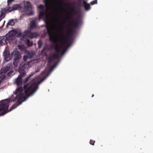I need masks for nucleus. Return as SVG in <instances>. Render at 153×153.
Returning <instances> with one entry per match:
<instances>
[{
  "label": "nucleus",
  "mask_w": 153,
  "mask_h": 153,
  "mask_svg": "<svg viewBox=\"0 0 153 153\" xmlns=\"http://www.w3.org/2000/svg\"><path fill=\"white\" fill-rule=\"evenodd\" d=\"M97 0H94V1L91 2H90V4L91 5H93L94 4H97Z\"/></svg>",
  "instance_id": "obj_20"
},
{
  "label": "nucleus",
  "mask_w": 153,
  "mask_h": 153,
  "mask_svg": "<svg viewBox=\"0 0 153 153\" xmlns=\"http://www.w3.org/2000/svg\"><path fill=\"white\" fill-rule=\"evenodd\" d=\"M19 71H20H20H21V70H20V69Z\"/></svg>",
  "instance_id": "obj_27"
},
{
  "label": "nucleus",
  "mask_w": 153,
  "mask_h": 153,
  "mask_svg": "<svg viewBox=\"0 0 153 153\" xmlns=\"http://www.w3.org/2000/svg\"><path fill=\"white\" fill-rule=\"evenodd\" d=\"M13 72V71H11L9 72L7 74L8 76H11Z\"/></svg>",
  "instance_id": "obj_22"
},
{
  "label": "nucleus",
  "mask_w": 153,
  "mask_h": 153,
  "mask_svg": "<svg viewBox=\"0 0 153 153\" xmlns=\"http://www.w3.org/2000/svg\"><path fill=\"white\" fill-rule=\"evenodd\" d=\"M69 30H72V29H68Z\"/></svg>",
  "instance_id": "obj_31"
},
{
  "label": "nucleus",
  "mask_w": 153,
  "mask_h": 153,
  "mask_svg": "<svg viewBox=\"0 0 153 153\" xmlns=\"http://www.w3.org/2000/svg\"><path fill=\"white\" fill-rule=\"evenodd\" d=\"M84 5L86 10H88L90 9L89 4L87 3L86 2H84Z\"/></svg>",
  "instance_id": "obj_17"
},
{
  "label": "nucleus",
  "mask_w": 153,
  "mask_h": 153,
  "mask_svg": "<svg viewBox=\"0 0 153 153\" xmlns=\"http://www.w3.org/2000/svg\"><path fill=\"white\" fill-rule=\"evenodd\" d=\"M15 22L12 19L10 20L7 23L6 27H8L9 26H12L14 25Z\"/></svg>",
  "instance_id": "obj_16"
},
{
  "label": "nucleus",
  "mask_w": 153,
  "mask_h": 153,
  "mask_svg": "<svg viewBox=\"0 0 153 153\" xmlns=\"http://www.w3.org/2000/svg\"><path fill=\"white\" fill-rule=\"evenodd\" d=\"M90 144H91L92 145H94V140H90Z\"/></svg>",
  "instance_id": "obj_24"
},
{
  "label": "nucleus",
  "mask_w": 153,
  "mask_h": 153,
  "mask_svg": "<svg viewBox=\"0 0 153 153\" xmlns=\"http://www.w3.org/2000/svg\"><path fill=\"white\" fill-rule=\"evenodd\" d=\"M20 35H21V34H20V35H19L20 37Z\"/></svg>",
  "instance_id": "obj_30"
},
{
  "label": "nucleus",
  "mask_w": 153,
  "mask_h": 153,
  "mask_svg": "<svg viewBox=\"0 0 153 153\" xmlns=\"http://www.w3.org/2000/svg\"><path fill=\"white\" fill-rule=\"evenodd\" d=\"M19 80H20H20H21V79H20V77Z\"/></svg>",
  "instance_id": "obj_28"
},
{
  "label": "nucleus",
  "mask_w": 153,
  "mask_h": 153,
  "mask_svg": "<svg viewBox=\"0 0 153 153\" xmlns=\"http://www.w3.org/2000/svg\"><path fill=\"white\" fill-rule=\"evenodd\" d=\"M25 13L28 15H33V12L30 3L29 2H27L25 3Z\"/></svg>",
  "instance_id": "obj_7"
},
{
  "label": "nucleus",
  "mask_w": 153,
  "mask_h": 153,
  "mask_svg": "<svg viewBox=\"0 0 153 153\" xmlns=\"http://www.w3.org/2000/svg\"><path fill=\"white\" fill-rule=\"evenodd\" d=\"M16 29H12L11 30L9 31L7 34L5 36L7 37V38L8 41H12L13 44L14 46H17L19 48V40L16 39L17 36H19V33H18Z\"/></svg>",
  "instance_id": "obj_6"
},
{
  "label": "nucleus",
  "mask_w": 153,
  "mask_h": 153,
  "mask_svg": "<svg viewBox=\"0 0 153 153\" xmlns=\"http://www.w3.org/2000/svg\"><path fill=\"white\" fill-rule=\"evenodd\" d=\"M94 96V94H93V95H92V97H93Z\"/></svg>",
  "instance_id": "obj_26"
},
{
  "label": "nucleus",
  "mask_w": 153,
  "mask_h": 153,
  "mask_svg": "<svg viewBox=\"0 0 153 153\" xmlns=\"http://www.w3.org/2000/svg\"><path fill=\"white\" fill-rule=\"evenodd\" d=\"M0 21L5 17V14L6 13L5 11L3 9H1V10L0 11Z\"/></svg>",
  "instance_id": "obj_14"
},
{
  "label": "nucleus",
  "mask_w": 153,
  "mask_h": 153,
  "mask_svg": "<svg viewBox=\"0 0 153 153\" xmlns=\"http://www.w3.org/2000/svg\"><path fill=\"white\" fill-rule=\"evenodd\" d=\"M54 67H52L49 69H46L45 71L42 73L40 77H43V79L41 78L42 80L40 82H39L38 81L39 77L36 78L32 83L24 86V90H22V88H21L20 87V105L21 103V100L23 102L25 101L29 96L32 95L36 91L38 88V85L47 77L49 72H51Z\"/></svg>",
  "instance_id": "obj_4"
},
{
  "label": "nucleus",
  "mask_w": 153,
  "mask_h": 153,
  "mask_svg": "<svg viewBox=\"0 0 153 153\" xmlns=\"http://www.w3.org/2000/svg\"><path fill=\"white\" fill-rule=\"evenodd\" d=\"M50 59H49V62H50Z\"/></svg>",
  "instance_id": "obj_32"
},
{
  "label": "nucleus",
  "mask_w": 153,
  "mask_h": 153,
  "mask_svg": "<svg viewBox=\"0 0 153 153\" xmlns=\"http://www.w3.org/2000/svg\"><path fill=\"white\" fill-rule=\"evenodd\" d=\"M14 83L17 85V88L11 98L0 101V116L6 114L19 105V75Z\"/></svg>",
  "instance_id": "obj_3"
},
{
  "label": "nucleus",
  "mask_w": 153,
  "mask_h": 153,
  "mask_svg": "<svg viewBox=\"0 0 153 153\" xmlns=\"http://www.w3.org/2000/svg\"><path fill=\"white\" fill-rule=\"evenodd\" d=\"M18 71L19 72V68L18 69Z\"/></svg>",
  "instance_id": "obj_25"
},
{
  "label": "nucleus",
  "mask_w": 153,
  "mask_h": 153,
  "mask_svg": "<svg viewBox=\"0 0 153 153\" xmlns=\"http://www.w3.org/2000/svg\"><path fill=\"white\" fill-rule=\"evenodd\" d=\"M66 3L62 0H52L45 6L39 5L38 7L40 10L39 17L47 20L54 13L57 16L62 10V7Z\"/></svg>",
  "instance_id": "obj_2"
},
{
  "label": "nucleus",
  "mask_w": 153,
  "mask_h": 153,
  "mask_svg": "<svg viewBox=\"0 0 153 153\" xmlns=\"http://www.w3.org/2000/svg\"><path fill=\"white\" fill-rule=\"evenodd\" d=\"M11 28V29H13V27H11V28Z\"/></svg>",
  "instance_id": "obj_29"
},
{
  "label": "nucleus",
  "mask_w": 153,
  "mask_h": 153,
  "mask_svg": "<svg viewBox=\"0 0 153 153\" xmlns=\"http://www.w3.org/2000/svg\"><path fill=\"white\" fill-rule=\"evenodd\" d=\"M11 56L14 57V58H18L19 59V52L17 50V49H15L12 52Z\"/></svg>",
  "instance_id": "obj_13"
},
{
  "label": "nucleus",
  "mask_w": 153,
  "mask_h": 153,
  "mask_svg": "<svg viewBox=\"0 0 153 153\" xmlns=\"http://www.w3.org/2000/svg\"><path fill=\"white\" fill-rule=\"evenodd\" d=\"M22 74H21V75L22 76H24V75L25 74V71H24V69H23L22 71Z\"/></svg>",
  "instance_id": "obj_23"
},
{
  "label": "nucleus",
  "mask_w": 153,
  "mask_h": 153,
  "mask_svg": "<svg viewBox=\"0 0 153 153\" xmlns=\"http://www.w3.org/2000/svg\"><path fill=\"white\" fill-rule=\"evenodd\" d=\"M12 66L11 63L8 64L5 67L1 69V73L2 74L6 73L9 71Z\"/></svg>",
  "instance_id": "obj_11"
},
{
  "label": "nucleus",
  "mask_w": 153,
  "mask_h": 153,
  "mask_svg": "<svg viewBox=\"0 0 153 153\" xmlns=\"http://www.w3.org/2000/svg\"><path fill=\"white\" fill-rule=\"evenodd\" d=\"M4 60L6 62L9 61L11 59L10 52L7 51H5L4 53Z\"/></svg>",
  "instance_id": "obj_12"
},
{
  "label": "nucleus",
  "mask_w": 153,
  "mask_h": 153,
  "mask_svg": "<svg viewBox=\"0 0 153 153\" xmlns=\"http://www.w3.org/2000/svg\"><path fill=\"white\" fill-rule=\"evenodd\" d=\"M18 8H19V4H15L13 5L12 7L8 6L3 9L4 10L6 13H7L12 11L14 10H16Z\"/></svg>",
  "instance_id": "obj_8"
},
{
  "label": "nucleus",
  "mask_w": 153,
  "mask_h": 153,
  "mask_svg": "<svg viewBox=\"0 0 153 153\" xmlns=\"http://www.w3.org/2000/svg\"><path fill=\"white\" fill-rule=\"evenodd\" d=\"M35 24L34 22H31L30 25V29L35 27Z\"/></svg>",
  "instance_id": "obj_19"
},
{
  "label": "nucleus",
  "mask_w": 153,
  "mask_h": 153,
  "mask_svg": "<svg viewBox=\"0 0 153 153\" xmlns=\"http://www.w3.org/2000/svg\"><path fill=\"white\" fill-rule=\"evenodd\" d=\"M26 41L27 44L28 46H31L32 45V43L28 39H27Z\"/></svg>",
  "instance_id": "obj_18"
},
{
  "label": "nucleus",
  "mask_w": 153,
  "mask_h": 153,
  "mask_svg": "<svg viewBox=\"0 0 153 153\" xmlns=\"http://www.w3.org/2000/svg\"><path fill=\"white\" fill-rule=\"evenodd\" d=\"M61 29H47V32L50 37V40L55 42L56 45L55 47L57 52L62 51L65 47H69L71 41L72 30L68 31L67 35L65 36L61 30Z\"/></svg>",
  "instance_id": "obj_1"
},
{
  "label": "nucleus",
  "mask_w": 153,
  "mask_h": 153,
  "mask_svg": "<svg viewBox=\"0 0 153 153\" xmlns=\"http://www.w3.org/2000/svg\"><path fill=\"white\" fill-rule=\"evenodd\" d=\"M19 48H20V47H19Z\"/></svg>",
  "instance_id": "obj_33"
},
{
  "label": "nucleus",
  "mask_w": 153,
  "mask_h": 153,
  "mask_svg": "<svg viewBox=\"0 0 153 153\" xmlns=\"http://www.w3.org/2000/svg\"><path fill=\"white\" fill-rule=\"evenodd\" d=\"M19 62V59L18 58H14L13 62V64L14 67H17Z\"/></svg>",
  "instance_id": "obj_15"
},
{
  "label": "nucleus",
  "mask_w": 153,
  "mask_h": 153,
  "mask_svg": "<svg viewBox=\"0 0 153 153\" xmlns=\"http://www.w3.org/2000/svg\"><path fill=\"white\" fill-rule=\"evenodd\" d=\"M37 36V34L36 33H31L30 31H28L24 36L23 39L27 37L31 38H36Z\"/></svg>",
  "instance_id": "obj_9"
},
{
  "label": "nucleus",
  "mask_w": 153,
  "mask_h": 153,
  "mask_svg": "<svg viewBox=\"0 0 153 153\" xmlns=\"http://www.w3.org/2000/svg\"><path fill=\"white\" fill-rule=\"evenodd\" d=\"M14 0H7V6H9L12 2Z\"/></svg>",
  "instance_id": "obj_21"
},
{
  "label": "nucleus",
  "mask_w": 153,
  "mask_h": 153,
  "mask_svg": "<svg viewBox=\"0 0 153 153\" xmlns=\"http://www.w3.org/2000/svg\"><path fill=\"white\" fill-rule=\"evenodd\" d=\"M7 37L5 36H0V46L6 45L7 44V41H9Z\"/></svg>",
  "instance_id": "obj_10"
},
{
  "label": "nucleus",
  "mask_w": 153,
  "mask_h": 153,
  "mask_svg": "<svg viewBox=\"0 0 153 153\" xmlns=\"http://www.w3.org/2000/svg\"><path fill=\"white\" fill-rule=\"evenodd\" d=\"M62 8V10H61V12L59 13L57 16L54 13L50 17L52 18L53 20L54 27H62L66 21L70 19L73 15L74 9L70 4L66 3Z\"/></svg>",
  "instance_id": "obj_5"
}]
</instances>
